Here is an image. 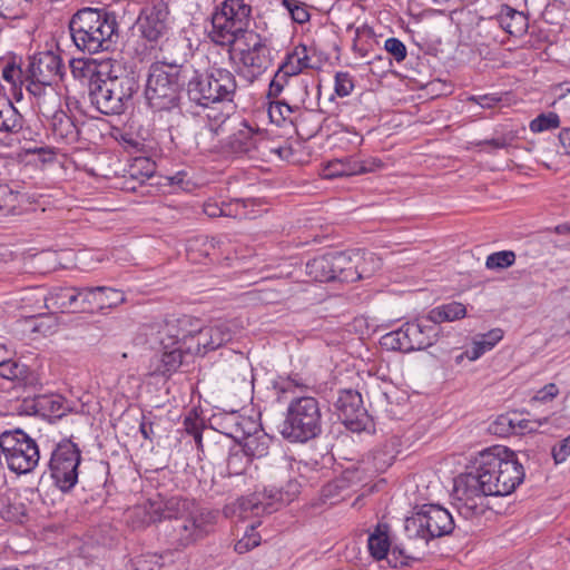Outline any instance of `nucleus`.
Returning <instances> with one entry per match:
<instances>
[{"label":"nucleus","mask_w":570,"mask_h":570,"mask_svg":"<svg viewBox=\"0 0 570 570\" xmlns=\"http://www.w3.org/2000/svg\"><path fill=\"white\" fill-rule=\"evenodd\" d=\"M475 466L454 479L453 500L458 512L465 519L485 511L487 497L512 493L523 482L524 469L517 454L505 446H492L479 453Z\"/></svg>","instance_id":"f257e3e1"},{"label":"nucleus","mask_w":570,"mask_h":570,"mask_svg":"<svg viewBox=\"0 0 570 570\" xmlns=\"http://www.w3.org/2000/svg\"><path fill=\"white\" fill-rule=\"evenodd\" d=\"M130 517L141 518L137 527L163 520L170 521L169 543L175 549H185L204 539L216 522L215 511L200 508L194 501L180 497L165 498L158 494L145 505L136 507Z\"/></svg>","instance_id":"f03ea898"},{"label":"nucleus","mask_w":570,"mask_h":570,"mask_svg":"<svg viewBox=\"0 0 570 570\" xmlns=\"http://www.w3.org/2000/svg\"><path fill=\"white\" fill-rule=\"evenodd\" d=\"M139 87V76L135 70L120 63H104L98 78L89 85V98L101 114L121 115Z\"/></svg>","instance_id":"7ed1b4c3"},{"label":"nucleus","mask_w":570,"mask_h":570,"mask_svg":"<svg viewBox=\"0 0 570 570\" xmlns=\"http://www.w3.org/2000/svg\"><path fill=\"white\" fill-rule=\"evenodd\" d=\"M118 28L116 13L106 9L82 8L69 21L72 42L90 55L109 50L118 38Z\"/></svg>","instance_id":"20e7f679"},{"label":"nucleus","mask_w":570,"mask_h":570,"mask_svg":"<svg viewBox=\"0 0 570 570\" xmlns=\"http://www.w3.org/2000/svg\"><path fill=\"white\" fill-rule=\"evenodd\" d=\"M322 431L320 401L307 395L294 397L287 405L285 420L279 428L282 436L289 442L306 443L318 438Z\"/></svg>","instance_id":"39448f33"},{"label":"nucleus","mask_w":570,"mask_h":570,"mask_svg":"<svg viewBox=\"0 0 570 570\" xmlns=\"http://www.w3.org/2000/svg\"><path fill=\"white\" fill-rule=\"evenodd\" d=\"M237 89L234 73L225 68H212L207 72L193 69L187 82L189 101L208 108L215 104L232 102Z\"/></svg>","instance_id":"423d86ee"},{"label":"nucleus","mask_w":570,"mask_h":570,"mask_svg":"<svg viewBox=\"0 0 570 570\" xmlns=\"http://www.w3.org/2000/svg\"><path fill=\"white\" fill-rule=\"evenodd\" d=\"M440 328L425 317L404 323L400 328L386 333L380 344L389 351L410 353L432 346L439 337Z\"/></svg>","instance_id":"0eeeda50"},{"label":"nucleus","mask_w":570,"mask_h":570,"mask_svg":"<svg viewBox=\"0 0 570 570\" xmlns=\"http://www.w3.org/2000/svg\"><path fill=\"white\" fill-rule=\"evenodd\" d=\"M233 51L238 57V73L248 82H254L273 65L274 55L267 38L249 31Z\"/></svg>","instance_id":"6e6552de"},{"label":"nucleus","mask_w":570,"mask_h":570,"mask_svg":"<svg viewBox=\"0 0 570 570\" xmlns=\"http://www.w3.org/2000/svg\"><path fill=\"white\" fill-rule=\"evenodd\" d=\"M306 274L316 282H356L370 273L344 253H328L314 257L306 263Z\"/></svg>","instance_id":"1a4fd4ad"},{"label":"nucleus","mask_w":570,"mask_h":570,"mask_svg":"<svg viewBox=\"0 0 570 570\" xmlns=\"http://www.w3.org/2000/svg\"><path fill=\"white\" fill-rule=\"evenodd\" d=\"M0 448L8 469L17 474H27L39 463L40 453L36 441L21 429L0 434Z\"/></svg>","instance_id":"9d476101"},{"label":"nucleus","mask_w":570,"mask_h":570,"mask_svg":"<svg viewBox=\"0 0 570 570\" xmlns=\"http://www.w3.org/2000/svg\"><path fill=\"white\" fill-rule=\"evenodd\" d=\"M179 71H168L161 63H151L148 70L145 97L155 110H171L179 105Z\"/></svg>","instance_id":"9b49d317"},{"label":"nucleus","mask_w":570,"mask_h":570,"mask_svg":"<svg viewBox=\"0 0 570 570\" xmlns=\"http://www.w3.org/2000/svg\"><path fill=\"white\" fill-rule=\"evenodd\" d=\"M404 528L409 538L417 537L429 542L451 534L454 521L446 509L438 504H424L412 517L405 519Z\"/></svg>","instance_id":"f8f14e48"},{"label":"nucleus","mask_w":570,"mask_h":570,"mask_svg":"<svg viewBox=\"0 0 570 570\" xmlns=\"http://www.w3.org/2000/svg\"><path fill=\"white\" fill-rule=\"evenodd\" d=\"M63 75L65 66L59 53L51 50L38 52L30 58L26 70V88L32 96L41 97Z\"/></svg>","instance_id":"ddd939ff"},{"label":"nucleus","mask_w":570,"mask_h":570,"mask_svg":"<svg viewBox=\"0 0 570 570\" xmlns=\"http://www.w3.org/2000/svg\"><path fill=\"white\" fill-rule=\"evenodd\" d=\"M81 451L69 439L59 442L49 461V470L56 485L63 492L71 490L78 481Z\"/></svg>","instance_id":"4468645a"},{"label":"nucleus","mask_w":570,"mask_h":570,"mask_svg":"<svg viewBox=\"0 0 570 570\" xmlns=\"http://www.w3.org/2000/svg\"><path fill=\"white\" fill-rule=\"evenodd\" d=\"M528 17L514 8L503 4L495 18L488 19L483 24L479 26V35L485 33V40L482 45L489 46L491 42H498V32L500 30L513 37H521L528 30Z\"/></svg>","instance_id":"2eb2a0df"},{"label":"nucleus","mask_w":570,"mask_h":570,"mask_svg":"<svg viewBox=\"0 0 570 570\" xmlns=\"http://www.w3.org/2000/svg\"><path fill=\"white\" fill-rule=\"evenodd\" d=\"M335 407L338 417L352 432H362L373 428L372 419L363 406V400L358 392L341 391Z\"/></svg>","instance_id":"dca6fc26"},{"label":"nucleus","mask_w":570,"mask_h":570,"mask_svg":"<svg viewBox=\"0 0 570 570\" xmlns=\"http://www.w3.org/2000/svg\"><path fill=\"white\" fill-rule=\"evenodd\" d=\"M22 302L36 301L45 303L46 308L55 312L73 311L80 312L82 301V287H55L48 295L39 289H29L21 298Z\"/></svg>","instance_id":"f3484780"},{"label":"nucleus","mask_w":570,"mask_h":570,"mask_svg":"<svg viewBox=\"0 0 570 570\" xmlns=\"http://www.w3.org/2000/svg\"><path fill=\"white\" fill-rule=\"evenodd\" d=\"M141 37L151 43H158L166 38L169 27V8L159 1L142 10L137 21Z\"/></svg>","instance_id":"a211bd4d"},{"label":"nucleus","mask_w":570,"mask_h":570,"mask_svg":"<svg viewBox=\"0 0 570 570\" xmlns=\"http://www.w3.org/2000/svg\"><path fill=\"white\" fill-rule=\"evenodd\" d=\"M159 51L160 60L156 63H161L165 69L168 67L179 71V73H188V68L185 67V63L193 55L189 39L181 36L166 37L165 40L160 41Z\"/></svg>","instance_id":"6ab92c4d"},{"label":"nucleus","mask_w":570,"mask_h":570,"mask_svg":"<svg viewBox=\"0 0 570 570\" xmlns=\"http://www.w3.org/2000/svg\"><path fill=\"white\" fill-rule=\"evenodd\" d=\"M266 142L264 135L257 129H253L247 122L243 121L226 140L223 147L234 155H249L254 154Z\"/></svg>","instance_id":"aec40b11"},{"label":"nucleus","mask_w":570,"mask_h":570,"mask_svg":"<svg viewBox=\"0 0 570 570\" xmlns=\"http://www.w3.org/2000/svg\"><path fill=\"white\" fill-rule=\"evenodd\" d=\"M200 320L190 315H181L180 317L169 320L158 332L159 336H164L166 347L178 344L187 350V341H194V335L199 331Z\"/></svg>","instance_id":"412c9836"},{"label":"nucleus","mask_w":570,"mask_h":570,"mask_svg":"<svg viewBox=\"0 0 570 570\" xmlns=\"http://www.w3.org/2000/svg\"><path fill=\"white\" fill-rule=\"evenodd\" d=\"M210 21L212 28L208 30V38L217 46L227 47L230 56L235 43L239 45L244 40V36L250 31L214 12Z\"/></svg>","instance_id":"4be33fe9"},{"label":"nucleus","mask_w":570,"mask_h":570,"mask_svg":"<svg viewBox=\"0 0 570 570\" xmlns=\"http://www.w3.org/2000/svg\"><path fill=\"white\" fill-rule=\"evenodd\" d=\"M125 302L122 292L106 287H82V301L80 312H94L97 309L111 308Z\"/></svg>","instance_id":"5701e85b"},{"label":"nucleus","mask_w":570,"mask_h":570,"mask_svg":"<svg viewBox=\"0 0 570 570\" xmlns=\"http://www.w3.org/2000/svg\"><path fill=\"white\" fill-rule=\"evenodd\" d=\"M217 430L240 443L242 438L257 430V422L250 417L243 416L238 412H227L214 417Z\"/></svg>","instance_id":"b1692460"},{"label":"nucleus","mask_w":570,"mask_h":570,"mask_svg":"<svg viewBox=\"0 0 570 570\" xmlns=\"http://www.w3.org/2000/svg\"><path fill=\"white\" fill-rule=\"evenodd\" d=\"M207 117L209 121L196 134V144L203 151H215L220 147V141L217 137L225 131L229 121V112L208 114Z\"/></svg>","instance_id":"393cba45"},{"label":"nucleus","mask_w":570,"mask_h":570,"mask_svg":"<svg viewBox=\"0 0 570 570\" xmlns=\"http://www.w3.org/2000/svg\"><path fill=\"white\" fill-rule=\"evenodd\" d=\"M165 341L167 340L164 336H159L160 354L154 357L151 364L154 374L169 376L181 366L185 357L190 354H187V350L178 344L166 347Z\"/></svg>","instance_id":"a878e982"},{"label":"nucleus","mask_w":570,"mask_h":570,"mask_svg":"<svg viewBox=\"0 0 570 570\" xmlns=\"http://www.w3.org/2000/svg\"><path fill=\"white\" fill-rule=\"evenodd\" d=\"M285 501L283 492L277 490L275 492L266 491L263 493H253L248 497L238 500L239 509L243 512H252L254 515L271 514L278 510Z\"/></svg>","instance_id":"bb28decb"},{"label":"nucleus","mask_w":570,"mask_h":570,"mask_svg":"<svg viewBox=\"0 0 570 570\" xmlns=\"http://www.w3.org/2000/svg\"><path fill=\"white\" fill-rule=\"evenodd\" d=\"M87 125L86 121L78 122L63 110L56 111L51 120L53 136L69 145L76 144L81 139Z\"/></svg>","instance_id":"cd10ccee"},{"label":"nucleus","mask_w":570,"mask_h":570,"mask_svg":"<svg viewBox=\"0 0 570 570\" xmlns=\"http://www.w3.org/2000/svg\"><path fill=\"white\" fill-rule=\"evenodd\" d=\"M0 376L6 380L17 381L19 385L31 390H37L40 385L38 374L27 365L14 360L0 361Z\"/></svg>","instance_id":"c85d7f7f"},{"label":"nucleus","mask_w":570,"mask_h":570,"mask_svg":"<svg viewBox=\"0 0 570 570\" xmlns=\"http://www.w3.org/2000/svg\"><path fill=\"white\" fill-rule=\"evenodd\" d=\"M214 13H217L220 18H227L228 21L247 29L252 7L244 0H224L220 6L215 9Z\"/></svg>","instance_id":"c756f323"},{"label":"nucleus","mask_w":570,"mask_h":570,"mask_svg":"<svg viewBox=\"0 0 570 570\" xmlns=\"http://www.w3.org/2000/svg\"><path fill=\"white\" fill-rule=\"evenodd\" d=\"M272 438L257 423V430L242 438L239 448L253 460L268 454Z\"/></svg>","instance_id":"7c9ffc66"},{"label":"nucleus","mask_w":570,"mask_h":570,"mask_svg":"<svg viewBox=\"0 0 570 570\" xmlns=\"http://www.w3.org/2000/svg\"><path fill=\"white\" fill-rule=\"evenodd\" d=\"M367 161H360L354 158L335 159L330 161L325 168L324 176L326 178H336L343 176H353L372 171Z\"/></svg>","instance_id":"2f4dec72"},{"label":"nucleus","mask_w":570,"mask_h":570,"mask_svg":"<svg viewBox=\"0 0 570 570\" xmlns=\"http://www.w3.org/2000/svg\"><path fill=\"white\" fill-rule=\"evenodd\" d=\"M33 403V407L37 412H41L43 415H49L57 419H61L68 412H71V409L67 404L65 397L59 394L36 395Z\"/></svg>","instance_id":"473e14b6"},{"label":"nucleus","mask_w":570,"mask_h":570,"mask_svg":"<svg viewBox=\"0 0 570 570\" xmlns=\"http://www.w3.org/2000/svg\"><path fill=\"white\" fill-rule=\"evenodd\" d=\"M466 307L460 302H451L442 304L432 308L428 315L426 321L438 326L443 322H454L465 317Z\"/></svg>","instance_id":"72a5a7b5"},{"label":"nucleus","mask_w":570,"mask_h":570,"mask_svg":"<svg viewBox=\"0 0 570 570\" xmlns=\"http://www.w3.org/2000/svg\"><path fill=\"white\" fill-rule=\"evenodd\" d=\"M367 547L371 556L375 560L387 559L391 542L389 538V527L386 524H377L374 532L368 535Z\"/></svg>","instance_id":"f704fd0d"},{"label":"nucleus","mask_w":570,"mask_h":570,"mask_svg":"<svg viewBox=\"0 0 570 570\" xmlns=\"http://www.w3.org/2000/svg\"><path fill=\"white\" fill-rule=\"evenodd\" d=\"M22 116L10 100L0 102V131L18 134L22 130Z\"/></svg>","instance_id":"c9c22d12"},{"label":"nucleus","mask_w":570,"mask_h":570,"mask_svg":"<svg viewBox=\"0 0 570 570\" xmlns=\"http://www.w3.org/2000/svg\"><path fill=\"white\" fill-rule=\"evenodd\" d=\"M282 65L285 73L293 76L301 73L304 69L313 68L309 63L307 47L305 45L296 46L292 52L286 55Z\"/></svg>","instance_id":"e433bc0d"},{"label":"nucleus","mask_w":570,"mask_h":570,"mask_svg":"<svg viewBox=\"0 0 570 570\" xmlns=\"http://www.w3.org/2000/svg\"><path fill=\"white\" fill-rule=\"evenodd\" d=\"M375 32L372 27L362 24L355 29L352 49L360 58H366L375 45Z\"/></svg>","instance_id":"4c0bfd02"},{"label":"nucleus","mask_w":570,"mask_h":570,"mask_svg":"<svg viewBox=\"0 0 570 570\" xmlns=\"http://www.w3.org/2000/svg\"><path fill=\"white\" fill-rule=\"evenodd\" d=\"M503 338L501 328H492L485 334L480 335V340L474 341L471 351L466 352V356L471 361L478 360L487 351L492 350Z\"/></svg>","instance_id":"58836bf2"},{"label":"nucleus","mask_w":570,"mask_h":570,"mask_svg":"<svg viewBox=\"0 0 570 570\" xmlns=\"http://www.w3.org/2000/svg\"><path fill=\"white\" fill-rule=\"evenodd\" d=\"M386 560L393 568L407 567L421 560V556L417 551L411 549V547L400 543L391 548Z\"/></svg>","instance_id":"ea45409f"},{"label":"nucleus","mask_w":570,"mask_h":570,"mask_svg":"<svg viewBox=\"0 0 570 570\" xmlns=\"http://www.w3.org/2000/svg\"><path fill=\"white\" fill-rule=\"evenodd\" d=\"M70 69L75 79L80 81L88 80V86L101 72V66L98 68L95 60L89 59H72L70 61Z\"/></svg>","instance_id":"a19ab883"},{"label":"nucleus","mask_w":570,"mask_h":570,"mask_svg":"<svg viewBox=\"0 0 570 570\" xmlns=\"http://www.w3.org/2000/svg\"><path fill=\"white\" fill-rule=\"evenodd\" d=\"M252 459L239 448H233L227 458V472L229 475H242L246 472Z\"/></svg>","instance_id":"79ce46f5"},{"label":"nucleus","mask_w":570,"mask_h":570,"mask_svg":"<svg viewBox=\"0 0 570 570\" xmlns=\"http://www.w3.org/2000/svg\"><path fill=\"white\" fill-rule=\"evenodd\" d=\"M208 326L199 324V331L195 333L194 341H187V354L190 355H205L213 351V345L209 340Z\"/></svg>","instance_id":"37998d69"},{"label":"nucleus","mask_w":570,"mask_h":570,"mask_svg":"<svg viewBox=\"0 0 570 570\" xmlns=\"http://www.w3.org/2000/svg\"><path fill=\"white\" fill-rule=\"evenodd\" d=\"M131 570H169L170 564L165 562V557L157 553H147L136 557L131 561Z\"/></svg>","instance_id":"c03bdc74"},{"label":"nucleus","mask_w":570,"mask_h":570,"mask_svg":"<svg viewBox=\"0 0 570 570\" xmlns=\"http://www.w3.org/2000/svg\"><path fill=\"white\" fill-rule=\"evenodd\" d=\"M248 205H254V200L236 198L227 203L223 202V216L238 219L249 218L250 216L246 212Z\"/></svg>","instance_id":"a18cd8bd"},{"label":"nucleus","mask_w":570,"mask_h":570,"mask_svg":"<svg viewBox=\"0 0 570 570\" xmlns=\"http://www.w3.org/2000/svg\"><path fill=\"white\" fill-rule=\"evenodd\" d=\"M515 257L517 256L513 250L495 252L487 257L485 266L489 269L508 268L514 264Z\"/></svg>","instance_id":"49530a36"},{"label":"nucleus","mask_w":570,"mask_h":570,"mask_svg":"<svg viewBox=\"0 0 570 570\" xmlns=\"http://www.w3.org/2000/svg\"><path fill=\"white\" fill-rule=\"evenodd\" d=\"M282 4L289 12L294 22L303 24L309 21L311 14L306 3L298 0H282Z\"/></svg>","instance_id":"de8ad7c7"},{"label":"nucleus","mask_w":570,"mask_h":570,"mask_svg":"<svg viewBox=\"0 0 570 570\" xmlns=\"http://www.w3.org/2000/svg\"><path fill=\"white\" fill-rule=\"evenodd\" d=\"M28 7V0H0V17L4 19L20 18Z\"/></svg>","instance_id":"09e8293b"},{"label":"nucleus","mask_w":570,"mask_h":570,"mask_svg":"<svg viewBox=\"0 0 570 570\" xmlns=\"http://www.w3.org/2000/svg\"><path fill=\"white\" fill-rule=\"evenodd\" d=\"M209 340L213 345V351L229 342L233 337L232 331L225 323H219L214 326H208Z\"/></svg>","instance_id":"8fccbe9b"},{"label":"nucleus","mask_w":570,"mask_h":570,"mask_svg":"<svg viewBox=\"0 0 570 570\" xmlns=\"http://www.w3.org/2000/svg\"><path fill=\"white\" fill-rule=\"evenodd\" d=\"M560 118L556 112L541 114L530 122V130L541 132L544 130L558 128Z\"/></svg>","instance_id":"3c124183"},{"label":"nucleus","mask_w":570,"mask_h":570,"mask_svg":"<svg viewBox=\"0 0 570 570\" xmlns=\"http://www.w3.org/2000/svg\"><path fill=\"white\" fill-rule=\"evenodd\" d=\"M335 83L334 91L335 94L343 98L351 95L354 89V79L353 76L347 71H338L335 73Z\"/></svg>","instance_id":"603ef678"},{"label":"nucleus","mask_w":570,"mask_h":570,"mask_svg":"<svg viewBox=\"0 0 570 570\" xmlns=\"http://www.w3.org/2000/svg\"><path fill=\"white\" fill-rule=\"evenodd\" d=\"M291 385L307 390L309 389V385L298 375V374H291L287 377H278L277 381L273 382V387L278 391V393H285L288 392L291 389Z\"/></svg>","instance_id":"864d4df0"},{"label":"nucleus","mask_w":570,"mask_h":570,"mask_svg":"<svg viewBox=\"0 0 570 570\" xmlns=\"http://www.w3.org/2000/svg\"><path fill=\"white\" fill-rule=\"evenodd\" d=\"M294 112V108L284 100H276L269 104L268 115L274 122L286 120Z\"/></svg>","instance_id":"5fc2aeb1"},{"label":"nucleus","mask_w":570,"mask_h":570,"mask_svg":"<svg viewBox=\"0 0 570 570\" xmlns=\"http://www.w3.org/2000/svg\"><path fill=\"white\" fill-rule=\"evenodd\" d=\"M185 431L194 436L195 442L200 445L202 430L204 426L203 420L197 414L189 413L183 422Z\"/></svg>","instance_id":"6e6d98bb"},{"label":"nucleus","mask_w":570,"mask_h":570,"mask_svg":"<svg viewBox=\"0 0 570 570\" xmlns=\"http://www.w3.org/2000/svg\"><path fill=\"white\" fill-rule=\"evenodd\" d=\"M385 50L393 56V58L397 62H402L406 58V47L405 45L397 38H389L384 43Z\"/></svg>","instance_id":"4d7b16f0"},{"label":"nucleus","mask_w":570,"mask_h":570,"mask_svg":"<svg viewBox=\"0 0 570 570\" xmlns=\"http://www.w3.org/2000/svg\"><path fill=\"white\" fill-rule=\"evenodd\" d=\"M3 79L11 83L17 85V82L26 83V71H23L19 66L14 63H8L2 70Z\"/></svg>","instance_id":"13d9d810"},{"label":"nucleus","mask_w":570,"mask_h":570,"mask_svg":"<svg viewBox=\"0 0 570 570\" xmlns=\"http://www.w3.org/2000/svg\"><path fill=\"white\" fill-rule=\"evenodd\" d=\"M215 239L208 238V237H197L194 240H191L188 245V253L191 255L194 252L199 250L205 256L210 255V249L215 248Z\"/></svg>","instance_id":"bf43d9fd"},{"label":"nucleus","mask_w":570,"mask_h":570,"mask_svg":"<svg viewBox=\"0 0 570 570\" xmlns=\"http://www.w3.org/2000/svg\"><path fill=\"white\" fill-rule=\"evenodd\" d=\"M17 202V195L8 185H0V213L10 212Z\"/></svg>","instance_id":"052dcab7"},{"label":"nucleus","mask_w":570,"mask_h":570,"mask_svg":"<svg viewBox=\"0 0 570 570\" xmlns=\"http://www.w3.org/2000/svg\"><path fill=\"white\" fill-rule=\"evenodd\" d=\"M515 136L512 132L502 134L498 137L483 140L480 145L491 146L495 149H503L512 145Z\"/></svg>","instance_id":"680f3d73"},{"label":"nucleus","mask_w":570,"mask_h":570,"mask_svg":"<svg viewBox=\"0 0 570 570\" xmlns=\"http://www.w3.org/2000/svg\"><path fill=\"white\" fill-rule=\"evenodd\" d=\"M490 431L499 435L511 434V416L500 415L490 426Z\"/></svg>","instance_id":"e2e57ef3"},{"label":"nucleus","mask_w":570,"mask_h":570,"mask_svg":"<svg viewBox=\"0 0 570 570\" xmlns=\"http://www.w3.org/2000/svg\"><path fill=\"white\" fill-rule=\"evenodd\" d=\"M570 454V434L552 448V456L556 463L563 462Z\"/></svg>","instance_id":"0e129e2a"},{"label":"nucleus","mask_w":570,"mask_h":570,"mask_svg":"<svg viewBox=\"0 0 570 570\" xmlns=\"http://www.w3.org/2000/svg\"><path fill=\"white\" fill-rule=\"evenodd\" d=\"M558 386L554 383H549L537 392L534 399L540 402H549L553 400L558 395Z\"/></svg>","instance_id":"69168bd1"},{"label":"nucleus","mask_w":570,"mask_h":570,"mask_svg":"<svg viewBox=\"0 0 570 570\" xmlns=\"http://www.w3.org/2000/svg\"><path fill=\"white\" fill-rule=\"evenodd\" d=\"M468 100L480 105L482 108H493L501 101V98L495 95H482L471 96Z\"/></svg>","instance_id":"338daca9"},{"label":"nucleus","mask_w":570,"mask_h":570,"mask_svg":"<svg viewBox=\"0 0 570 570\" xmlns=\"http://www.w3.org/2000/svg\"><path fill=\"white\" fill-rule=\"evenodd\" d=\"M203 210L210 218L222 217L224 213L223 203L218 204L213 199H208L204 203Z\"/></svg>","instance_id":"774afa93"}]
</instances>
